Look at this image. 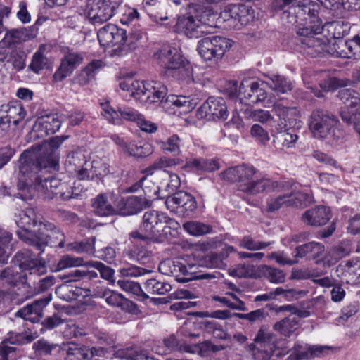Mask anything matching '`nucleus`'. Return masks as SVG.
Instances as JSON below:
<instances>
[{
  "instance_id": "nucleus-1",
  "label": "nucleus",
  "mask_w": 360,
  "mask_h": 360,
  "mask_svg": "<svg viewBox=\"0 0 360 360\" xmlns=\"http://www.w3.org/2000/svg\"><path fill=\"white\" fill-rule=\"evenodd\" d=\"M31 243L30 249L24 250V271L30 270V274L39 275L44 271V263L39 258L46 245L63 248L65 243L64 233L54 224L50 222L44 224L42 231L32 240L27 238Z\"/></svg>"
},
{
  "instance_id": "nucleus-2",
  "label": "nucleus",
  "mask_w": 360,
  "mask_h": 360,
  "mask_svg": "<svg viewBox=\"0 0 360 360\" xmlns=\"http://www.w3.org/2000/svg\"><path fill=\"white\" fill-rule=\"evenodd\" d=\"M257 170L252 165H242L230 167L222 173L224 179L238 183V189L250 195L262 192L280 191L284 188L283 182L271 179H254Z\"/></svg>"
},
{
  "instance_id": "nucleus-3",
  "label": "nucleus",
  "mask_w": 360,
  "mask_h": 360,
  "mask_svg": "<svg viewBox=\"0 0 360 360\" xmlns=\"http://www.w3.org/2000/svg\"><path fill=\"white\" fill-rule=\"evenodd\" d=\"M319 6L311 1L304 0L297 6H291L282 14L290 24L297 23L298 35L321 34L323 29V22L319 15Z\"/></svg>"
},
{
  "instance_id": "nucleus-4",
  "label": "nucleus",
  "mask_w": 360,
  "mask_h": 360,
  "mask_svg": "<svg viewBox=\"0 0 360 360\" xmlns=\"http://www.w3.org/2000/svg\"><path fill=\"white\" fill-rule=\"evenodd\" d=\"M339 121L333 114L322 109L314 110L308 119V125L313 136L326 141L330 145L342 142L343 132L338 127Z\"/></svg>"
},
{
  "instance_id": "nucleus-5",
  "label": "nucleus",
  "mask_w": 360,
  "mask_h": 360,
  "mask_svg": "<svg viewBox=\"0 0 360 360\" xmlns=\"http://www.w3.org/2000/svg\"><path fill=\"white\" fill-rule=\"evenodd\" d=\"M155 60L166 70V72L179 80H190L192 68L179 51L170 46H165L154 54Z\"/></svg>"
},
{
  "instance_id": "nucleus-6",
  "label": "nucleus",
  "mask_w": 360,
  "mask_h": 360,
  "mask_svg": "<svg viewBox=\"0 0 360 360\" xmlns=\"http://www.w3.org/2000/svg\"><path fill=\"white\" fill-rule=\"evenodd\" d=\"M179 224L165 213L156 210L146 212L142 217L141 230L146 231L153 242L163 243L170 239L171 229H177Z\"/></svg>"
},
{
  "instance_id": "nucleus-7",
  "label": "nucleus",
  "mask_w": 360,
  "mask_h": 360,
  "mask_svg": "<svg viewBox=\"0 0 360 360\" xmlns=\"http://www.w3.org/2000/svg\"><path fill=\"white\" fill-rule=\"evenodd\" d=\"M209 15V12L204 11L202 7H199L194 15L179 17L175 30L189 38H199L210 32L207 25Z\"/></svg>"
},
{
  "instance_id": "nucleus-8",
  "label": "nucleus",
  "mask_w": 360,
  "mask_h": 360,
  "mask_svg": "<svg viewBox=\"0 0 360 360\" xmlns=\"http://www.w3.org/2000/svg\"><path fill=\"white\" fill-rule=\"evenodd\" d=\"M231 46V41L220 36L205 37L198 42L197 51L205 61L217 62Z\"/></svg>"
},
{
  "instance_id": "nucleus-9",
  "label": "nucleus",
  "mask_w": 360,
  "mask_h": 360,
  "mask_svg": "<svg viewBox=\"0 0 360 360\" xmlns=\"http://www.w3.org/2000/svg\"><path fill=\"white\" fill-rule=\"evenodd\" d=\"M25 162H32L39 169H56L58 166V158L53 150H47V143L42 141L24 150Z\"/></svg>"
},
{
  "instance_id": "nucleus-10",
  "label": "nucleus",
  "mask_w": 360,
  "mask_h": 360,
  "mask_svg": "<svg viewBox=\"0 0 360 360\" xmlns=\"http://www.w3.org/2000/svg\"><path fill=\"white\" fill-rule=\"evenodd\" d=\"M284 184V188L279 192H284L278 196L271 198L267 202V210L274 212L279 210L283 205L287 207H305L311 202V197L309 194L300 191L292 190L286 192V183Z\"/></svg>"
},
{
  "instance_id": "nucleus-11",
  "label": "nucleus",
  "mask_w": 360,
  "mask_h": 360,
  "mask_svg": "<svg viewBox=\"0 0 360 360\" xmlns=\"http://www.w3.org/2000/svg\"><path fill=\"white\" fill-rule=\"evenodd\" d=\"M60 126L61 121L57 114L41 116L34 122L32 130L26 136V141L32 142L37 139H44L58 131Z\"/></svg>"
},
{
  "instance_id": "nucleus-12",
  "label": "nucleus",
  "mask_w": 360,
  "mask_h": 360,
  "mask_svg": "<svg viewBox=\"0 0 360 360\" xmlns=\"http://www.w3.org/2000/svg\"><path fill=\"white\" fill-rule=\"evenodd\" d=\"M84 58L82 52L68 49L60 60V66L53 75V81L60 82L69 77L78 66L82 64Z\"/></svg>"
},
{
  "instance_id": "nucleus-13",
  "label": "nucleus",
  "mask_w": 360,
  "mask_h": 360,
  "mask_svg": "<svg viewBox=\"0 0 360 360\" xmlns=\"http://www.w3.org/2000/svg\"><path fill=\"white\" fill-rule=\"evenodd\" d=\"M143 191L146 193L144 190ZM151 205L150 197L147 196L146 193L144 195L122 197L117 202V212L122 216H131L139 213Z\"/></svg>"
},
{
  "instance_id": "nucleus-14",
  "label": "nucleus",
  "mask_w": 360,
  "mask_h": 360,
  "mask_svg": "<svg viewBox=\"0 0 360 360\" xmlns=\"http://www.w3.org/2000/svg\"><path fill=\"white\" fill-rule=\"evenodd\" d=\"M102 115L110 123L115 125H122L123 121L136 122L140 113L130 107L118 108L115 110L109 103L105 102L101 103Z\"/></svg>"
},
{
  "instance_id": "nucleus-15",
  "label": "nucleus",
  "mask_w": 360,
  "mask_h": 360,
  "mask_svg": "<svg viewBox=\"0 0 360 360\" xmlns=\"http://www.w3.org/2000/svg\"><path fill=\"white\" fill-rule=\"evenodd\" d=\"M228 114L226 103L220 97H210L197 111L198 119L207 120L216 119L224 120L227 118Z\"/></svg>"
},
{
  "instance_id": "nucleus-16",
  "label": "nucleus",
  "mask_w": 360,
  "mask_h": 360,
  "mask_svg": "<svg viewBox=\"0 0 360 360\" xmlns=\"http://www.w3.org/2000/svg\"><path fill=\"white\" fill-rule=\"evenodd\" d=\"M165 205L170 211L182 214H188L197 208L195 198L185 191H179L169 195Z\"/></svg>"
},
{
  "instance_id": "nucleus-17",
  "label": "nucleus",
  "mask_w": 360,
  "mask_h": 360,
  "mask_svg": "<svg viewBox=\"0 0 360 360\" xmlns=\"http://www.w3.org/2000/svg\"><path fill=\"white\" fill-rule=\"evenodd\" d=\"M22 32L17 29H13L8 32L4 39L0 41V46L3 48L8 47L13 49H17L18 46H19L18 51H12L9 59V62L17 70H21L22 69V52L20 50Z\"/></svg>"
},
{
  "instance_id": "nucleus-18",
  "label": "nucleus",
  "mask_w": 360,
  "mask_h": 360,
  "mask_svg": "<svg viewBox=\"0 0 360 360\" xmlns=\"http://www.w3.org/2000/svg\"><path fill=\"white\" fill-rule=\"evenodd\" d=\"M42 216L37 213L33 207H26L24 211V244L30 247L31 243L27 240L30 238L32 240L42 231L44 224Z\"/></svg>"
},
{
  "instance_id": "nucleus-19",
  "label": "nucleus",
  "mask_w": 360,
  "mask_h": 360,
  "mask_svg": "<svg viewBox=\"0 0 360 360\" xmlns=\"http://www.w3.org/2000/svg\"><path fill=\"white\" fill-rule=\"evenodd\" d=\"M115 7L108 0L94 3L87 12V17L94 25H100L112 18Z\"/></svg>"
},
{
  "instance_id": "nucleus-20",
  "label": "nucleus",
  "mask_w": 360,
  "mask_h": 360,
  "mask_svg": "<svg viewBox=\"0 0 360 360\" xmlns=\"http://www.w3.org/2000/svg\"><path fill=\"white\" fill-rule=\"evenodd\" d=\"M97 35L101 46H112L115 49L120 45V42L125 39V30L119 28L114 24L109 23L101 28Z\"/></svg>"
},
{
  "instance_id": "nucleus-21",
  "label": "nucleus",
  "mask_w": 360,
  "mask_h": 360,
  "mask_svg": "<svg viewBox=\"0 0 360 360\" xmlns=\"http://www.w3.org/2000/svg\"><path fill=\"white\" fill-rule=\"evenodd\" d=\"M330 209L324 205H319L307 210L302 216V221L309 226H321L331 219Z\"/></svg>"
},
{
  "instance_id": "nucleus-22",
  "label": "nucleus",
  "mask_w": 360,
  "mask_h": 360,
  "mask_svg": "<svg viewBox=\"0 0 360 360\" xmlns=\"http://www.w3.org/2000/svg\"><path fill=\"white\" fill-rule=\"evenodd\" d=\"M88 162L85 152L80 150H75L67 155L65 167L69 173L77 175L78 179L82 180V176L86 171L84 168Z\"/></svg>"
},
{
  "instance_id": "nucleus-23",
  "label": "nucleus",
  "mask_w": 360,
  "mask_h": 360,
  "mask_svg": "<svg viewBox=\"0 0 360 360\" xmlns=\"http://www.w3.org/2000/svg\"><path fill=\"white\" fill-rule=\"evenodd\" d=\"M67 188V184L61 182L56 178L46 179L39 185L37 189L43 192L46 197L53 198V196H60L62 199L68 200L71 196L70 193L63 192L64 188Z\"/></svg>"
},
{
  "instance_id": "nucleus-24",
  "label": "nucleus",
  "mask_w": 360,
  "mask_h": 360,
  "mask_svg": "<svg viewBox=\"0 0 360 360\" xmlns=\"http://www.w3.org/2000/svg\"><path fill=\"white\" fill-rule=\"evenodd\" d=\"M272 112L284 122L291 123L300 117L297 108L291 106L289 101L284 98L276 101L272 105Z\"/></svg>"
},
{
  "instance_id": "nucleus-25",
  "label": "nucleus",
  "mask_w": 360,
  "mask_h": 360,
  "mask_svg": "<svg viewBox=\"0 0 360 360\" xmlns=\"http://www.w3.org/2000/svg\"><path fill=\"white\" fill-rule=\"evenodd\" d=\"M170 265V276L175 277L178 281L181 283L190 281L195 278L207 279L214 277L210 274H203L199 276H194L191 271L192 267H188L185 265L184 263L179 260L172 261V264Z\"/></svg>"
},
{
  "instance_id": "nucleus-26",
  "label": "nucleus",
  "mask_w": 360,
  "mask_h": 360,
  "mask_svg": "<svg viewBox=\"0 0 360 360\" xmlns=\"http://www.w3.org/2000/svg\"><path fill=\"white\" fill-rule=\"evenodd\" d=\"M99 294V296L105 299L109 305L120 307L122 310L130 313H134L136 310V304L124 298L118 292L105 288Z\"/></svg>"
},
{
  "instance_id": "nucleus-27",
  "label": "nucleus",
  "mask_w": 360,
  "mask_h": 360,
  "mask_svg": "<svg viewBox=\"0 0 360 360\" xmlns=\"http://www.w3.org/2000/svg\"><path fill=\"white\" fill-rule=\"evenodd\" d=\"M326 348L323 346H309L297 344L287 360H303L319 356Z\"/></svg>"
},
{
  "instance_id": "nucleus-28",
  "label": "nucleus",
  "mask_w": 360,
  "mask_h": 360,
  "mask_svg": "<svg viewBox=\"0 0 360 360\" xmlns=\"http://www.w3.org/2000/svg\"><path fill=\"white\" fill-rule=\"evenodd\" d=\"M50 301V297H44L34 300L32 304H27L24 307V320L32 323L39 322L42 317L43 309Z\"/></svg>"
},
{
  "instance_id": "nucleus-29",
  "label": "nucleus",
  "mask_w": 360,
  "mask_h": 360,
  "mask_svg": "<svg viewBox=\"0 0 360 360\" xmlns=\"http://www.w3.org/2000/svg\"><path fill=\"white\" fill-rule=\"evenodd\" d=\"M142 33L139 30L131 32L129 36L125 33V39L120 42V45L112 49V54L114 56H121L127 54L129 51L134 50L139 41L142 39Z\"/></svg>"
},
{
  "instance_id": "nucleus-30",
  "label": "nucleus",
  "mask_w": 360,
  "mask_h": 360,
  "mask_svg": "<svg viewBox=\"0 0 360 360\" xmlns=\"http://www.w3.org/2000/svg\"><path fill=\"white\" fill-rule=\"evenodd\" d=\"M325 251V247L320 243L310 242L295 248V257H307L309 259H317Z\"/></svg>"
},
{
  "instance_id": "nucleus-31",
  "label": "nucleus",
  "mask_w": 360,
  "mask_h": 360,
  "mask_svg": "<svg viewBox=\"0 0 360 360\" xmlns=\"http://www.w3.org/2000/svg\"><path fill=\"white\" fill-rule=\"evenodd\" d=\"M146 85L147 82L131 79L124 80L120 83V89L129 91L132 97L141 102L146 101Z\"/></svg>"
},
{
  "instance_id": "nucleus-32",
  "label": "nucleus",
  "mask_w": 360,
  "mask_h": 360,
  "mask_svg": "<svg viewBox=\"0 0 360 360\" xmlns=\"http://www.w3.org/2000/svg\"><path fill=\"white\" fill-rule=\"evenodd\" d=\"M92 207L94 212L100 217L113 215L117 212L112 204L108 201L105 194H99L92 200Z\"/></svg>"
},
{
  "instance_id": "nucleus-33",
  "label": "nucleus",
  "mask_w": 360,
  "mask_h": 360,
  "mask_svg": "<svg viewBox=\"0 0 360 360\" xmlns=\"http://www.w3.org/2000/svg\"><path fill=\"white\" fill-rule=\"evenodd\" d=\"M84 169L86 171L82 176V180H92L95 177L104 176L109 172L108 165L100 159L89 161Z\"/></svg>"
},
{
  "instance_id": "nucleus-34",
  "label": "nucleus",
  "mask_w": 360,
  "mask_h": 360,
  "mask_svg": "<svg viewBox=\"0 0 360 360\" xmlns=\"http://www.w3.org/2000/svg\"><path fill=\"white\" fill-rule=\"evenodd\" d=\"M167 92V87L160 82H147L146 101L150 103L162 102Z\"/></svg>"
},
{
  "instance_id": "nucleus-35",
  "label": "nucleus",
  "mask_w": 360,
  "mask_h": 360,
  "mask_svg": "<svg viewBox=\"0 0 360 360\" xmlns=\"http://www.w3.org/2000/svg\"><path fill=\"white\" fill-rule=\"evenodd\" d=\"M90 290L79 287L72 288L68 283H63L56 289V294L61 299L70 301L79 296H87Z\"/></svg>"
},
{
  "instance_id": "nucleus-36",
  "label": "nucleus",
  "mask_w": 360,
  "mask_h": 360,
  "mask_svg": "<svg viewBox=\"0 0 360 360\" xmlns=\"http://www.w3.org/2000/svg\"><path fill=\"white\" fill-rule=\"evenodd\" d=\"M300 327L299 321L294 317H286L279 321H277L273 326V329L280 335L289 338Z\"/></svg>"
},
{
  "instance_id": "nucleus-37",
  "label": "nucleus",
  "mask_w": 360,
  "mask_h": 360,
  "mask_svg": "<svg viewBox=\"0 0 360 360\" xmlns=\"http://www.w3.org/2000/svg\"><path fill=\"white\" fill-rule=\"evenodd\" d=\"M22 342V335L11 332L8 338L4 340L0 345V360H8L9 355L15 351L14 347L11 345H20Z\"/></svg>"
},
{
  "instance_id": "nucleus-38",
  "label": "nucleus",
  "mask_w": 360,
  "mask_h": 360,
  "mask_svg": "<svg viewBox=\"0 0 360 360\" xmlns=\"http://www.w3.org/2000/svg\"><path fill=\"white\" fill-rule=\"evenodd\" d=\"M298 140V136L290 131L278 132L274 137V143L277 149L285 150L294 148Z\"/></svg>"
},
{
  "instance_id": "nucleus-39",
  "label": "nucleus",
  "mask_w": 360,
  "mask_h": 360,
  "mask_svg": "<svg viewBox=\"0 0 360 360\" xmlns=\"http://www.w3.org/2000/svg\"><path fill=\"white\" fill-rule=\"evenodd\" d=\"M0 112L6 113L13 124L16 126L22 120V104L20 100L14 99L7 104H3L0 106Z\"/></svg>"
},
{
  "instance_id": "nucleus-40",
  "label": "nucleus",
  "mask_w": 360,
  "mask_h": 360,
  "mask_svg": "<svg viewBox=\"0 0 360 360\" xmlns=\"http://www.w3.org/2000/svg\"><path fill=\"white\" fill-rule=\"evenodd\" d=\"M268 78L271 81L269 84L270 88L277 93L286 94L293 89V82L284 76L271 74L268 75Z\"/></svg>"
},
{
  "instance_id": "nucleus-41",
  "label": "nucleus",
  "mask_w": 360,
  "mask_h": 360,
  "mask_svg": "<svg viewBox=\"0 0 360 360\" xmlns=\"http://www.w3.org/2000/svg\"><path fill=\"white\" fill-rule=\"evenodd\" d=\"M323 32L327 31L328 37L335 39H341L348 34L347 25H345L343 22L333 21L323 24Z\"/></svg>"
},
{
  "instance_id": "nucleus-42",
  "label": "nucleus",
  "mask_w": 360,
  "mask_h": 360,
  "mask_svg": "<svg viewBox=\"0 0 360 360\" xmlns=\"http://www.w3.org/2000/svg\"><path fill=\"white\" fill-rule=\"evenodd\" d=\"M145 290L152 295H165L172 289V286L167 282H161L157 279H148L145 283Z\"/></svg>"
},
{
  "instance_id": "nucleus-43",
  "label": "nucleus",
  "mask_w": 360,
  "mask_h": 360,
  "mask_svg": "<svg viewBox=\"0 0 360 360\" xmlns=\"http://www.w3.org/2000/svg\"><path fill=\"white\" fill-rule=\"evenodd\" d=\"M183 229L191 236H200L212 231V227L200 221H190L183 224Z\"/></svg>"
},
{
  "instance_id": "nucleus-44",
  "label": "nucleus",
  "mask_w": 360,
  "mask_h": 360,
  "mask_svg": "<svg viewBox=\"0 0 360 360\" xmlns=\"http://www.w3.org/2000/svg\"><path fill=\"white\" fill-rule=\"evenodd\" d=\"M85 266L82 257H75L70 255L62 256L56 265V271H60L68 268Z\"/></svg>"
},
{
  "instance_id": "nucleus-45",
  "label": "nucleus",
  "mask_w": 360,
  "mask_h": 360,
  "mask_svg": "<svg viewBox=\"0 0 360 360\" xmlns=\"http://www.w3.org/2000/svg\"><path fill=\"white\" fill-rule=\"evenodd\" d=\"M254 341L257 343H259L261 347L270 348V345L274 343L276 346L278 342H276V335L273 333L268 331L264 326H262L259 330Z\"/></svg>"
},
{
  "instance_id": "nucleus-46",
  "label": "nucleus",
  "mask_w": 360,
  "mask_h": 360,
  "mask_svg": "<svg viewBox=\"0 0 360 360\" xmlns=\"http://www.w3.org/2000/svg\"><path fill=\"white\" fill-rule=\"evenodd\" d=\"M11 238L12 235L10 233L0 231V264H6L11 255L8 252V246Z\"/></svg>"
},
{
  "instance_id": "nucleus-47",
  "label": "nucleus",
  "mask_w": 360,
  "mask_h": 360,
  "mask_svg": "<svg viewBox=\"0 0 360 360\" xmlns=\"http://www.w3.org/2000/svg\"><path fill=\"white\" fill-rule=\"evenodd\" d=\"M248 10L243 6L233 5L228 8L221 13V17L225 20H228L229 18L238 20L241 24H244L246 21L243 19V17L240 15L243 13H247Z\"/></svg>"
},
{
  "instance_id": "nucleus-48",
  "label": "nucleus",
  "mask_w": 360,
  "mask_h": 360,
  "mask_svg": "<svg viewBox=\"0 0 360 360\" xmlns=\"http://www.w3.org/2000/svg\"><path fill=\"white\" fill-rule=\"evenodd\" d=\"M160 144L161 148L165 152L179 155L181 153L180 148L182 145V141L178 135L174 134L169 137L166 141H162Z\"/></svg>"
},
{
  "instance_id": "nucleus-49",
  "label": "nucleus",
  "mask_w": 360,
  "mask_h": 360,
  "mask_svg": "<svg viewBox=\"0 0 360 360\" xmlns=\"http://www.w3.org/2000/svg\"><path fill=\"white\" fill-rule=\"evenodd\" d=\"M270 345V348L261 347L258 348L253 354L255 360H269L271 356H280L282 352L279 351L278 346L274 343Z\"/></svg>"
},
{
  "instance_id": "nucleus-50",
  "label": "nucleus",
  "mask_w": 360,
  "mask_h": 360,
  "mask_svg": "<svg viewBox=\"0 0 360 360\" xmlns=\"http://www.w3.org/2000/svg\"><path fill=\"white\" fill-rule=\"evenodd\" d=\"M273 242H261L253 239L249 236H244L239 243V245L249 250L255 251L266 248L271 245Z\"/></svg>"
},
{
  "instance_id": "nucleus-51",
  "label": "nucleus",
  "mask_w": 360,
  "mask_h": 360,
  "mask_svg": "<svg viewBox=\"0 0 360 360\" xmlns=\"http://www.w3.org/2000/svg\"><path fill=\"white\" fill-rule=\"evenodd\" d=\"M85 266L87 267L94 268L98 270L102 278L110 281H113L115 271L102 262L98 261H91L86 263Z\"/></svg>"
},
{
  "instance_id": "nucleus-52",
  "label": "nucleus",
  "mask_w": 360,
  "mask_h": 360,
  "mask_svg": "<svg viewBox=\"0 0 360 360\" xmlns=\"http://www.w3.org/2000/svg\"><path fill=\"white\" fill-rule=\"evenodd\" d=\"M117 285L126 292L148 298V296L142 290L141 285L136 282L128 279H122L117 281Z\"/></svg>"
},
{
  "instance_id": "nucleus-53",
  "label": "nucleus",
  "mask_w": 360,
  "mask_h": 360,
  "mask_svg": "<svg viewBox=\"0 0 360 360\" xmlns=\"http://www.w3.org/2000/svg\"><path fill=\"white\" fill-rule=\"evenodd\" d=\"M165 108H169L174 106L176 108H188L190 106V101L183 96L169 95L163 101Z\"/></svg>"
},
{
  "instance_id": "nucleus-54",
  "label": "nucleus",
  "mask_w": 360,
  "mask_h": 360,
  "mask_svg": "<svg viewBox=\"0 0 360 360\" xmlns=\"http://www.w3.org/2000/svg\"><path fill=\"white\" fill-rule=\"evenodd\" d=\"M250 135L256 141L262 145H266L270 140L267 131L259 124H255L251 127Z\"/></svg>"
},
{
  "instance_id": "nucleus-55",
  "label": "nucleus",
  "mask_w": 360,
  "mask_h": 360,
  "mask_svg": "<svg viewBox=\"0 0 360 360\" xmlns=\"http://www.w3.org/2000/svg\"><path fill=\"white\" fill-rule=\"evenodd\" d=\"M264 274L271 283H281L285 281V274L281 269L269 266H264Z\"/></svg>"
},
{
  "instance_id": "nucleus-56",
  "label": "nucleus",
  "mask_w": 360,
  "mask_h": 360,
  "mask_svg": "<svg viewBox=\"0 0 360 360\" xmlns=\"http://www.w3.org/2000/svg\"><path fill=\"white\" fill-rule=\"evenodd\" d=\"M45 47L44 46L39 47L38 51L33 56L32 63L29 66V68L36 73H38L42 70L46 64L47 59L42 53Z\"/></svg>"
},
{
  "instance_id": "nucleus-57",
  "label": "nucleus",
  "mask_w": 360,
  "mask_h": 360,
  "mask_svg": "<svg viewBox=\"0 0 360 360\" xmlns=\"http://www.w3.org/2000/svg\"><path fill=\"white\" fill-rule=\"evenodd\" d=\"M335 273L338 277L341 279L342 283L351 284L352 281V261H347L345 264H340L335 269Z\"/></svg>"
},
{
  "instance_id": "nucleus-58",
  "label": "nucleus",
  "mask_w": 360,
  "mask_h": 360,
  "mask_svg": "<svg viewBox=\"0 0 360 360\" xmlns=\"http://www.w3.org/2000/svg\"><path fill=\"white\" fill-rule=\"evenodd\" d=\"M255 82H252L250 85V90L246 92L245 90V83L242 82L239 86V94H243V99H245L249 105L257 104L259 103V101H257L256 95V89L255 88Z\"/></svg>"
},
{
  "instance_id": "nucleus-59",
  "label": "nucleus",
  "mask_w": 360,
  "mask_h": 360,
  "mask_svg": "<svg viewBox=\"0 0 360 360\" xmlns=\"http://www.w3.org/2000/svg\"><path fill=\"white\" fill-rule=\"evenodd\" d=\"M182 162L183 160L180 158L162 157L154 162L153 167L157 169H165L181 165Z\"/></svg>"
},
{
  "instance_id": "nucleus-60",
  "label": "nucleus",
  "mask_w": 360,
  "mask_h": 360,
  "mask_svg": "<svg viewBox=\"0 0 360 360\" xmlns=\"http://www.w3.org/2000/svg\"><path fill=\"white\" fill-rule=\"evenodd\" d=\"M271 294H273V298H274L275 296L283 295L284 297L288 300H291L292 299L297 300L300 298L302 295H304L306 292L303 290L297 291L295 289L285 290L282 288H276L273 292H271Z\"/></svg>"
},
{
  "instance_id": "nucleus-61",
  "label": "nucleus",
  "mask_w": 360,
  "mask_h": 360,
  "mask_svg": "<svg viewBox=\"0 0 360 360\" xmlns=\"http://www.w3.org/2000/svg\"><path fill=\"white\" fill-rule=\"evenodd\" d=\"M165 346V352L170 353L174 351H180L182 349V345L174 335H170L163 339Z\"/></svg>"
},
{
  "instance_id": "nucleus-62",
  "label": "nucleus",
  "mask_w": 360,
  "mask_h": 360,
  "mask_svg": "<svg viewBox=\"0 0 360 360\" xmlns=\"http://www.w3.org/2000/svg\"><path fill=\"white\" fill-rule=\"evenodd\" d=\"M65 321L60 313H55L52 316L46 317L42 322L41 325L46 330H52Z\"/></svg>"
},
{
  "instance_id": "nucleus-63",
  "label": "nucleus",
  "mask_w": 360,
  "mask_h": 360,
  "mask_svg": "<svg viewBox=\"0 0 360 360\" xmlns=\"http://www.w3.org/2000/svg\"><path fill=\"white\" fill-rule=\"evenodd\" d=\"M55 283V278L53 276H49L43 279H40L37 283V287H34L28 297H33L40 292H42L51 288Z\"/></svg>"
},
{
  "instance_id": "nucleus-64",
  "label": "nucleus",
  "mask_w": 360,
  "mask_h": 360,
  "mask_svg": "<svg viewBox=\"0 0 360 360\" xmlns=\"http://www.w3.org/2000/svg\"><path fill=\"white\" fill-rule=\"evenodd\" d=\"M338 98L350 108V104L357 98L359 93L350 89H342L338 91Z\"/></svg>"
}]
</instances>
